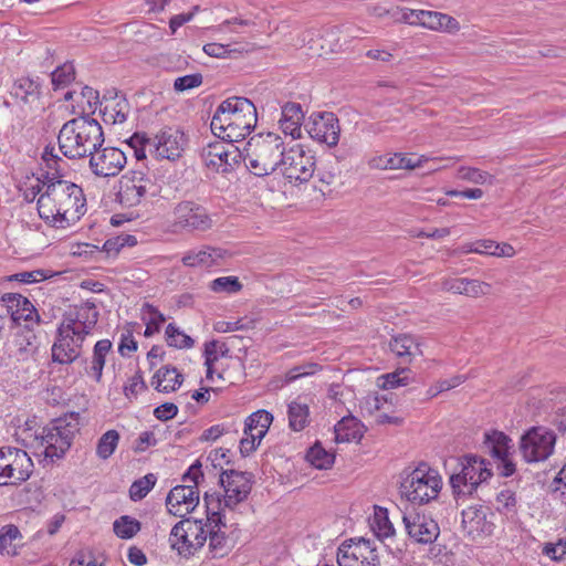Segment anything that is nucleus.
Instances as JSON below:
<instances>
[{
  "instance_id": "obj_63",
  "label": "nucleus",
  "mask_w": 566,
  "mask_h": 566,
  "mask_svg": "<svg viewBox=\"0 0 566 566\" xmlns=\"http://www.w3.org/2000/svg\"><path fill=\"white\" fill-rule=\"evenodd\" d=\"M554 491L560 492L562 501L566 503V464L558 472L553 482Z\"/></svg>"
},
{
  "instance_id": "obj_29",
  "label": "nucleus",
  "mask_w": 566,
  "mask_h": 566,
  "mask_svg": "<svg viewBox=\"0 0 566 566\" xmlns=\"http://www.w3.org/2000/svg\"><path fill=\"white\" fill-rule=\"evenodd\" d=\"M224 255V251L218 248L203 247L200 250H190L181 259L185 266H205L210 268L218 264Z\"/></svg>"
},
{
  "instance_id": "obj_18",
  "label": "nucleus",
  "mask_w": 566,
  "mask_h": 566,
  "mask_svg": "<svg viewBox=\"0 0 566 566\" xmlns=\"http://www.w3.org/2000/svg\"><path fill=\"white\" fill-rule=\"evenodd\" d=\"M2 306L6 310L4 316H10L14 325L24 328H33L40 323V315L34 305L23 295L18 293H6L1 297Z\"/></svg>"
},
{
  "instance_id": "obj_53",
  "label": "nucleus",
  "mask_w": 566,
  "mask_h": 566,
  "mask_svg": "<svg viewBox=\"0 0 566 566\" xmlns=\"http://www.w3.org/2000/svg\"><path fill=\"white\" fill-rule=\"evenodd\" d=\"M203 77L200 73H193L177 77L174 82V90L176 92H185L196 88L202 84Z\"/></svg>"
},
{
  "instance_id": "obj_39",
  "label": "nucleus",
  "mask_w": 566,
  "mask_h": 566,
  "mask_svg": "<svg viewBox=\"0 0 566 566\" xmlns=\"http://www.w3.org/2000/svg\"><path fill=\"white\" fill-rule=\"evenodd\" d=\"M287 416L290 428L293 431H302L308 424V406L298 401H292L289 405Z\"/></svg>"
},
{
  "instance_id": "obj_5",
  "label": "nucleus",
  "mask_w": 566,
  "mask_h": 566,
  "mask_svg": "<svg viewBox=\"0 0 566 566\" xmlns=\"http://www.w3.org/2000/svg\"><path fill=\"white\" fill-rule=\"evenodd\" d=\"M78 415L71 413L55 419L50 426L42 428L35 436L38 448H42L39 455H43L45 463H54L64 457L70 449L75 433L80 430Z\"/></svg>"
},
{
  "instance_id": "obj_9",
  "label": "nucleus",
  "mask_w": 566,
  "mask_h": 566,
  "mask_svg": "<svg viewBox=\"0 0 566 566\" xmlns=\"http://www.w3.org/2000/svg\"><path fill=\"white\" fill-rule=\"evenodd\" d=\"M207 521L184 518L174 525L169 535L170 547L178 555L189 558L207 542Z\"/></svg>"
},
{
  "instance_id": "obj_62",
  "label": "nucleus",
  "mask_w": 566,
  "mask_h": 566,
  "mask_svg": "<svg viewBox=\"0 0 566 566\" xmlns=\"http://www.w3.org/2000/svg\"><path fill=\"white\" fill-rule=\"evenodd\" d=\"M178 412V407L172 402H165L154 410L157 419L166 421L172 419Z\"/></svg>"
},
{
  "instance_id": "obj_27",
  "label": "nucleus",
  "mask_w": 566,
  "mask_h": 566,
  "mask_svg": "<svg viewBox=\"0 0 566 566\" xmlns=\"http://www.w3.org/2000/svg\"><path fill=\"white\" fill-rule=\"evenodd\" d=\"M388 346L390 352L405 363H411L415 357L423 355L418 338L410 334L392 336Z\"/></svg>"
},
{
  "instance_id": "obj_10",
  "label": "nucleus",
  "mask_w": 566,
  "mask_h": 566,
  "mask_svg": "<svg viewBox=\"0 0 566 566\" xmlns=\"http://www.w3.org/2000/svg\"><path fill=\"white\" fill-rule=\"evenodd\" d=\"M200 476H202L201 464L197 461L182 476L185 482H192L193 485H177L168 493L166 506L170 514L184 517L197 507L199 504L197 485Z\"/></svg>"
},
{
  "instance_id": "obj_42",
  "label": "nucleus",
  "mask_w": 566,
  "mask_h": 566,
  "mask_svg": "<svg viewBox=\"0 0 566 566\" xmlns=\"http://www.w3.org/2000/svg\"><path fill=\"white\" fill-rule=\"evenodd\" d=\"M114 533L124 539L134 537L140 531V523L128 515H123L113 524Z\"/></svg>"
},
{
  "instance_id": "obj_14",
  "label": "nucleus",
  "mask_w": 566,
  "mask_h": 566,
  "mask_svg": "<svg viewBox=\"0 0 566 566\" xmlns=\"http://www.w3.org/2000/svg\"><path fill=\"white\" fill-rule=\"evenodd\" d=\"M279 165L290 182H307L315 170V158L303 145H295L284 150Z\"/></svg>"
},
{
  "instance_id": "obj_15",
  "label": "nucleus",
  "mask_w": 566,
  "mask_h": 566,
  "mask_svg": "<svg viewBox=\"0 0 566 566\" xmlns=\"http://www.w3.org/2000/svg\"><path fill=\"white\" fill-rule=\"evenodd\" d=\"M337 563L339 566H378L375 542L365 537L344 542L338 548Z\"/></svg>"
},
{
  "instance_id": "obj_55",
  "label": "nucleus",
  "mask_w": 566,
  "mask_h": 566,
  "mask_svg": "<svg viewBox=\"0 0 566 566\" xmlns=\"http://www.w3.org/2000/svg\"><path fill=\"white\" fill-rule=\"evenodd\" d=\"M374 531L379 538H387L395 534V528L390 523L386 511L381 515L376 514Z\"/></svg>"
},
{
  "instance_id": "obj_54",
  "label": "nucleus",
  "mask_w": 566,
  "mask_h": 566,
  "mask_svg": "<svg viewBox=\"0 0 566 566\" xmlns=\"http://www.w3.org/2000/svg\"><path fill=\"white\" fill-rule=\"evenodd\" d=\"M465 286V296L470 297H480L482 295H488L491 293L492 286L486 282H482L479 280H470L467 279L464 283Z\"/></svg>"
},
{
  "instance_id": "obj_13",
  "label": "nucleus",
  "mask_w": 566,
  "mask_h": 566,
  "mask_svg": "<svg viewBox=\"0 0 566 566\" xmlns=\"http://www.w3.org/2000/svg\"><path fill=\"white\" fill-rule=\"evenodd\" d=\"M212 219L207 209L193 201L185 200L177 203L172 210V221L169 232L207 231L212 228Z\"/></svg>"
},
{
  "instance_id": "obj_30",
  "label": "nucleus",
  "mask_w": 566,
  "mask_h": 566,
  "mask_svg": "<svg viewBox=\"0 0 566 566\" xmlns=\"http://www.w3.org/2000/svg\"><path fill=\"white\" fill-rule=\"evenodd\" d=\"M273 421V416L266 410L250 413V450L255 449L265 437Z\"/></svg>"
},
{
  "instance_id": "obj_59",
  "label": "nucleus",
  "mask_w": 566,
  "mask_h": 566,
  "mask_svg": "<svg viewBox=\"0 0 566 566\" xmlns=\"http://www.w3.org/2000/svg\"><path fill=\"white\" fill-rule=\"evenodd\" d=\"M467 282L465 277L461 279H444L441 282V290L444 292H452L454 294H462L465 293V286L464 283Z\"/></svg>"
},
{
  "instance_id": "obj_21",
  "label": "nucleus",
  "mask_w": 566,
  "mask_h": 566,
  "mask_svg": "<svg viewBox=\"0 0 566 566\" xmlns=\"http://www.w3.org/2000/svg\"><path fill=\"white\" fill-rule=\"evenodd\" d=\"M402 522L408 536L418 544H432L440 535V527L430 515L413 512L405 514Z\"/></svg>"
},
{
  "instance_id": "obj_51",
  "label": "nucleus",
  "mask_w": 566,
  "mask_h": 566,
  "mask_svg": "<svg viewBox=\"0 0 566 566\" xmlns=\"http://www.w3.org/2000/svg\"><path fill=\"white\" fill-rule=\"evenodd\" d=\"M248 104L247 97H230L223 101L217 108L219 114H226L228 117L242 113L244 105Z\"/></svg>"
},
{
  "instance_id": "obj_44",
  "label": "nucleus",
  "mask_w": 566,
  "mask_h": 566,
  "mask_svg": "<svg viewBox=\"0 0 566 566\" xmlns=\"http://www.w3.org/2000/svg\"><path fill=\"white\" fill-rule=\"evenodd\" d=\"M166 340L167 344L176 348H191L195 344L193 339L180 331L178 326L170 323L166 327Z\"/></svg>"
},
{
  "instance_id": "obj_26",
  "label": "nucleus",
  "mask_w": 566,
  "mask_h": 566,
  "mask_svg": "<svg viewBox=\"0 0 566 566\" xmlns=\"http://www.w3.org/2000/svg\"><path fill=\"white\" fill-rule=\"evenodd\" d=\"M462 527L474 538L491 535L494 526L486 521V514L482 509L470 506L462 511Z\"/></svg>"
},
{
  "instance_id": "obj_60",
  "label": "nucleus",
  "mask_w": 566,
  "mask_h": 566,
  "mask_svg": "<svg viewBox=\"0 0 566 566\" xmlns=\"http://www.w3.org/2000/svg\"><path fill=\"white\" fill-rule=\"evenodd\" d=\"M81 97H82V99H85V102L87 104V109L83 106L82 112L83 113H86V112L94 113L96 105L98 103V92L92 87L84 86L81 92Z\"/></svg>"
},
{
  "instance_id": "obj_50",
  "label": "nucleus",
  "mask_w": 566,
  "mask_h": 566,
  "mask_svg": "<svg viewBox=\"0 0 566 566\" xmlns=\"http://www.w3.org/2000/svg\"><path fill=\"white\" fill-rule=\"evenodd\" d=\"M51 77L55 90L64 87L74 80V67L72 64H64L53 71Z\"/></svg>"
},
{
  "instance_id": "obj_64",
  "label": "nucleus",
  "mask_w": 566,
  "mask_h": 566,
  "mask_svg": "<svg viewBox=\"0 0 566 566\" xmlns=\"http://www.w3.org/2000/svg\"><path fill=\"white\" fill-rule=\"evenodd\" d=\"M70 566H97V564L90 552H78Z\"/></svg>"
},
{
  "instance_id": "obj_1",
  "label": "nucleus",
  "mask_w": 566,
  "mask_h": 566,
  "mask_svg": "<svg viewBox=\"0 0 566 566\" xmlns=\"http://www.w3.org/2000/svg\"><path fill=\"white\" fill-rule=\"evenodd\" d=\"M45 171L42 174L45 190L38 198L41 219L55 228H65L85 212V197L80 186L63 178L65 161L57 156L54 146H46L42 154Z\"/></svg>"
},
{
  "instance_id": "obj_35",
  "label": "nucleus",
  "mask_w": 566,
  "mask_h": 566,
  "mask_svg": "<svg viewBox=\"0 0 566 566\" xmlns=\"http://www.w3.org/2000/svg\"><path fill=\"white\" fill-rule=\"evenodd\" d=\"M210 127L213 135L222 140L237 142L239 137H245V134L237 133V126L233 125L231 117H228L226 114H219L218 111H216L211 119Z\"/></svg>"
},
{
  "instance_id": "obj_24",
  "label": "nucleus",
  "mask_w": 566,
  "mask_h": 566,
  "mask_svg": "<svg viewBox=\"0 0 566 566\" xmlns=\"http://www.w3.org/2000/svg\"><path fill=\"white\" fill-rule=\"evenodd\" d=\"M250 52L269 46L268 38L271 34V22L266 10L254 8L250 10Z\"/></svg>"
},
{
  "instance_id": "obj_37",
  "label": "nucleus",
  "mask_w": 566,
  "mask_h": 566,
  "mask_svg": "<svg viewBox=\"0 0 566 566\" xmlns=\"http://www.w3.org/2000/svg\"><path fill=\"white\" fill-rule=\"evenodd\" d=\"M511 439L501 431H492L485 433L484 447L488 452L495 459L510 455Z\"/></svg>"
},
{
  "instance_id": "obj_19",
  "label": "nucleus",
  "mask_w": 566,
  "mask_h": 566,
  "mask_svg": "<svg viewBox=\"0 0 566 566\" xmlns=\"http://www.w3.org/2000/svg\"><path fill=\"white\" fill-rule=\"evenodd\" d=\"M305 129L314 140L326 144L329 147L336 146L339 140V123L336 115L332 112L313 113L306 124Z\"/></svg>"
},
{
  "instance_id": "obj_45",
  "label": "nucleus",
  "mask_w": 566,
  "mask_h": 566,
  "mask_svg": "<svg viewBox=\"0 0 566 566\" xmlns=\"http://www.w3.org/2000/svg\"><path fill=\"white\" fill-rule=\"evenodd\" d=\"M156 476L153 473H148L145 476L136 480L129 488V496L133 501L143 500L148 492L154 488L156 483Z\"/></svg>"
},
{
  "instance_id": "obj_31",
  "label": "nucleus",
  "mask_w": 566,
  "mask_h": 566,
  "mask_svg": "<svg viewBox=\"0 0 566 566\" xmlns=\"http://www.w3.org/2000/svg\"><path fill=\"white\" fill-rule=\"evenodd\" d=\"M184 376L176 367L164 366L153 377L151 384L160 392H171L181 386Z\"/></svg>"
},
{
  "instance_id": "obj_4",
  "label": "nucleus",
  "mask_w": 566,
  "mask_h": 566,
  "mask_svg": "<svg viewBox=\"0 0 566 566\" xmlns=\"http://www.w3.org/2000/svg\"><path fill=\"white\" fill-rule=\"evenodd\" d=\"M282 138L272 132L258 133L250 136V167L254 170L253 174L261 178L272 174L279 166L280 159L283 154ZM258 179L253 187L255 188L254 197L261 199L264 192L270 195L274 192V180L266 181Z\"/></svg>"
},
{
  "instance_id": "obj_7",
  "label": "nucleus",
  "mask_w": 566,
  "mask_h": 566,
  "mask_svg": "<svg viewBox=\"0 0 566 566\" xmlns=\"http://www.w3.org/2000/svg\"><path fill=\"white\" fill-rule=\"evenodd\" d=\"M160 190L161 187L153 174L135 168L120 177L117 198L123 207L133 208L157 197Z\"/></svg>"
},
{
  "instance_id": "obj_56",
  "label": "nucleus",
  "mask_w": 566,
  "mask_h": 566,
  "mask_svg": "<svg viewBox=\"0 0 566 566\" xmlns=\"http://www.w3.org/2000/svg\"><path fill=\"white\" fill-rule=\"evenodd\" d=\"M228 352L226 342L211 340L205 345V358L208 363H214L219 356H224Z\"/></svg>"
},
{
  "instance_id": "obj_20",
  "label": "nucleus",
  "mask_w": 566,
  "mask_h": 566,
  "mask_svg": "<svg viewBox=\"0 0 566 566\" xmlns=\"http://www.w3.org/2000/svg\"><path fill=\"white\" fill-rule=\"evenodd\" d=\"M126 163V155L116 147H96L90 156V168L97 177L117 176Z\"/></svg>"
},
{
  "instance_id": "obj_23",
  "label": "nucleus",
  "mask_w": 566,
  "mask_h": 566,
  "mask_svg": "<svg viewBox=\"0 0 566 566\" xmlns=\"http://www.w3.org/2000/svg\"><path fill=\"white\" fill-rule=\"evenodd\" d=\"M220 483L224 490V504L228 507H234L248 496V478L243 472L223 471L220 475Z\"/></svg>"
},
{
  "instance_id": "obj_47",
  "label": "nucleus",
  "mask_w": 566,
  "mask_h": 566,
  "mask_svg": "<svg viewBox=\"0 0 566 566\" xmlns=\"http://www.w3.org/2000/svg\"><path fill=\"white\" fill-rule=\"evenodd\" d=\"M210 289L216 293H235L242 289V284L235 276H221L210 283Z\"/></svg>"
},
{
  "instance_id": "obj_25",
  "label": "nucleus",
  "mask_w": 566,
  "mask_h": 566,
  "mask_svg": "<svg viewBox=\"0 0 566 566\" xmlns=\"http://www.w3.org/2000/svg\"><path fill=\"white\" fill-rule=\"evenodd\" d=\"M303 122L304 113L301 104L289 102L282 106L279 124L285 135L291 136L293 139L302 138Z\"/></svg>"
},
{
  "instance_id": "obj_52",
  "label": "nucleus",
  "mask_w": 566,
  "mask_h": 566,
  "mask_svg": "<svg viewBox=\"0 0 566 566\" xmlns=\"http://www.w3.org/2000/svg\"><path fill=\"white\" fill-rule=\"evenodd\" d=\"M321 367L315 363H308L295 366L284 375L285 382H292L301 377L315 374Z\"/></svg>"
},
{
  "instance_id": "obj_2",
  "label": "nucleus",
  "mask_w": 566,
  "mask_h": 566,
  "mask_svg": "<svg viewBox=\"0 0 566 566\" xmlns=\"http://www.w3.org/2000/svg\"><path fill=\"white\" fill-rule=\"evenodd\" d=\"M98 312L95 304L86 302L70 308L57 327L56 338L52 345V360L66 365L75 361L82 350L83 342L95 328Z\"/></svg>"
},
{
  "instance_id": "obj_38",
  "label": "nucleus",
  "mask_w": 566,
  "mask_h": 566,
  "mask_svg": "<svg viewBox=\"0 0 566 566\" xmlns=\"http://www.w3.org/2000/svg\"><path fill=\"white\" fill-rule=\"evenodd\" d=\"M111 349L112 342L109 339H101L94 346L90 374L95 378L97 382L102 379L106 356Z\"/></svg>"
},
{
  "instance_id": "obj_12",
  "label": "nucleus",
  "mask_w": 566,
  "mask_h": 566,
  "mask_svg": "<svg viewBox=\"0 0 566 566\" xmlns=\"http://www.w3.org/2000/svg\"><path fill=\"white\" fill-rule=\"evenodd\" d=\"M556 434L553 430L536 426L530 428L520 439L518 449L527 463L547 460L554 452Z\"/></svg>"
},
{
  "instance_id": "obj_33",
  "label": "nucleus",
  "mask_w": 566,
  "mask_h": 566,
  "mask_svg": "<svg viewBox=\"0 0 566 566\" xmlns=\"http://www.w3.org/2000/svg\"><path fill=\"white\" fill-rule=\"evenodd\" d=\"M364 426L355 417H343L335 426L336 442L359 441L364 436Z\"/></svg>"
},
{
  "instance_id": "obj_43",
  "label": "nucleus",
  "mask_w": 566,
  "mask_h": 566,
  "mask_svg": "<svg viewBox=\"0 0 566 566\" xmlns=\"http://www.w3.org/2000/svg\"><path fill=\"white\" fill-rule=\"evenodd\" d=\"M119 441V433L116 430L106 431L97 442L96 454L98 458L108 459L117 448Z\"/></svg>"
},
{
  "instance_id": "obj_6",
  "label": "nucleus",
  "mask_w": 566,
  "mask_h": 566,
  "mask_svg": "<svg viewBox=\"0 0 566 566\" xmlns=\"http://www.w3.org/2000/svg\"><path fill=\"white\" fill-rule=\"evenodd\" d=\"M442 488L439 473L427 463H420L407 472L400 482L401 497L417 505H423L434 500Z\"/></svg>"
},
{
  "instance_id": "obj_57",
  "label": "nucleus",
  "mask_w": 566,
  "mask_h": 566,
  "mask_svg": "<svg viewBox=\"0 0 566 566\" xmlns=\"http://www.w3.org/2000/svg\"><path fill=\"white\" fill-rule=\"evenodd\" d=\"M396 153L374 156L368 160V166L371 169H396Z\"/></svg>"
},
{
  "instance_id": "obj_61",
  "label": "nucleus",
  "mask_w": 566,
  "mask_h": 566,
  "mask_svg": "<svg viewBox=\"0 0 566 566\" xmlns=\"http://www.w3.org/2000/svg\"><path fill=\"white\" fill-rule=\"evenodd\" d=\"M420 13H424V10L401 9L400 17L397 20L411 25H422Z\"/></svg>"
},
{
  "instance_id": "obj_22",
  "label": "nucleus",
  "mask_w": 566,
  "mask_h": 566,
  "mask_svg": "<svg viewBox=\"0 0 566 566\" xmlns=\"http://www.w3.org/2000/svg\"><path fill=\"white\" fill-rule=\"evenodd\" d=\"M203 501L207 507V538L209 537V549L213 558L222 557L227 553V541L224 533L220 531L222 524L220 513L214 511L211 505L213 496L205 494Z\"/></svg>"
},
{
  "instance_id": "obj_8",
  "label": "nucleus",
  "mask_w": 566,
  "mask_h": 566,
  "mask_svg": "<svg viewBox=\"0 0 566 566\" xmlns=\"http://www.w3.org/2000/svg\"><path fill=\"white\" fill-rule=\"evenodd\" d=\"M460 471L450 475L452 493L457 499L472 495L478 486L492 476L488 462L474 454H467L459 460Z\"/></svg>"
},
{
  "instance_id": "obj_46",
  "label": "nucleus",
  "mask_w": 566,
  "mask_h": 566,
  "mask_svg": "<svg viewBox=\"0 0 566 566\" xmlns=\"http://www.w3.org/2000/svg\"><path fill=\"white\" fill-rule=\"evenodd\" d=\"M410 370L408 368H400L394 373L382 375L379 379L382 380L380 388L385 390L394 389L400 386H407L410 382L409 379Z\"/></svg>"
},
{
  "instance_id": "obj_34",
  "label": "nucleus",
  "mask_w": 566,
  "mask_h": 566,
  "mask_svg": "<svg viewBox=\"0 0 566 566\" xmlns=\"http://www.w3.org/2000/svg\"><path fill=\"white\" fill-rule=\"evenodd\" d=\"M13 356L18 360H28L38 350L36 336L32 328H24L21 333H17L13 340Z\"/></svg>"
},
{
  "instance_id": "obj_48",
  "label": "nucleus",
  "mask_w": 566,
  "mask_h": 566,
  "mask_svg": "<svg viewBox=\"0 0 566 566\" xmlns=\"http://www.w3.org/2000/svg\"><path fill=\"white\" fill-rule=\"evenodd\" d=\"M104 120L112 122L113 124L124 123L127 118V102L119 101L112 107L108 105L104 108Z\"/></svg>"
},
{
  "instance_id": "obj_32",
  "label": "nucleus",
  "mask_w": 566,
  "mask_h": 566,
  "mask_svg": "<svg viewBox=\"0 0 566 566\" xmlns=\"http://www.w3.org/2000/svg\"><path fill=\"white\" fill-rule=\"evenodd\" d=\"M23 546V536L13 524L4 525L0 528V554L3 556H17L19 549Z\"/></svg>"
},
{
  "instance_id": "obj_41",
  "label": "nucleus",
  "mask_w": 566,
  "mask_h": 566,
  "mask_svg": "<svg viewBox=\"0 0 566 566\" xmlns=\"http://www.w3.org/2000/svg\"><path fill=\"white\" fill-rule=\"evenodd\" d=\"M142 312L144 314V319L146 321V329L144 332V335L146 337H150L155 333L159 332L160 325L166 321V317L154 305L149 303H145L143 305Z\"/></svg>"
},
{
  "instance_id": "obj_36",
  "label": "nucleus",
  "mask_w": 566,
  "mask_h": 566,
  "mask_svg": "<svg viewBox=\"0 0 566 566\" xmlns=\"http://www.w3.org/2000/svg\"><path fill=\"white\" fill-rule=\"evenodd\" d=\"M420 14L422 18V27L428 29L448 32H455L460 29L459 22L451 15L427 10H424V13Z\"/></svg>"
},
{
  "instance_id": "obj_16",
  "label": "nucleus",
  "mask_w": 566,
  "mask_h": 566,
  "mask_svg": "<svg viewBox=\"0 0 566 566\" xmlns=\"http://www.w3.org/2000/svg\"><path fill=\"white\" fill-rule=\"evenodd\" d=\"M201 157L207 167L221 172L233 170L244 164L245 159L243 151L233 142L226 144L224 140L209 144L202 149Z\"/></svg>"
},
{
  "instance_id": "obj_11",
  "label": "nucleus",
  "mask_w": 566,
  "mask_h": 566,
  "mask_svg": "<svg viewBox=\"0 0 566 566\" xmlns=\"http://www.w3.org/2000/svg\"><path fill=\"white\" fill-rule=\"evenodd\" d=\"M34 464L27 451L13 447L0 448V485H19L32 474Z\"/></svg>"
},
{
  "instance_id": "obj_3",
  "label": "nucleus",
  "mask_w": 566,
  "mask_h": 566,
  "mask_svg": "<svg viewBox=\"0 0 566 566\" xmlns=\"http://www.w3.org/2000/svg\"><path fill=\"white\" fill-rule=\"evenodd\" d=\"M101 124L88 115L66 122L60 129L57 142L61 153L70 159L90 157L104 144Z\"/></svg>"
},
{
  "instance_id": "obj_49",
  "label": "nucleus",
  "mask_w": 566,
  "mask_h": 566,
  "mask_svg": "<svg viewBox=\"0 0 566 566\" xmlns=\"http://www.w3.org/2000/svg\"><path fill=\"white\" fill-rule=\"evenodd\" d=\"M458 177L462 180H467L476 185H483L485 182H492V176L486 171H482L478 168L461 167L458 171Z\"/></svg>"
},
{
  "instance_id": "obj_28",
  "label": "nucleus",
  "mask_w": 566,
  "mask_h": 566,
  "mask_svg": "<svg viewBox=\"0 0 566 566\" xmlns=\"http://www.w3.org/2000/svg\"><path fill=\"white\" fill-rule=\"evenodd\" d=\"M11 94L23 105L32 108L39 104L41 96V85L33 78L21 77L14 82Z\"/></svg>"
},
{
  "instance_id": "obj_40",
  "label": "nucleus",
  "mask_w": 566,
  "mask_h": 566,
  "mask_svg": "<svg viewBox=\"0 0 566 566\" xmlns=\"http://www.w3.org/2000/svg\"><path fill=\"white\" fill-rule=\"evenodd\" d=\"M306 460L318 470H327L334 464L335 455L317 442L308 449Z\"/></svg>"
},
{
  "instance_id": "obj_17",
  "label": "nucleus",
  "mask_w": 566,
  "mask_h": 566,
  "mask_svg": "<svg viewBox=\"0 0 566 566\" xmlns=\"http://www.w3.org/2000/svg\"><path fill=\"white\" fill-rule=\"evenodd\" d=\"M188 139L177 127H165L151 139L150 154L156 158L176 160L181 157Z\"/></svg>"
},
{
  "instance_id": "obj_58",
  "label": "nucleus",
  "mask_w": 566,
  "mask_h": 566,
  "mask_svg": "<svg viewBox=\"0 0 566 566\" xmlns=\"http://www.w3.org/2000/svg\"><path fill=\"white\" fill-rule=\"evenodd\" d=\"M494 248L495 242L492 240H478L465 247V252L493 255Z\"/></svg>"
}]
</instances>
